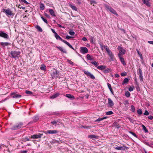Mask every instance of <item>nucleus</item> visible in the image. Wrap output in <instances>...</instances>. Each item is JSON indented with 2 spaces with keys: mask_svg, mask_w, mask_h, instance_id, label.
<instances>
[{
  "mask_svg": "<svg viewBox=\"0 0 153 153\" xmlns=\"http://www.w3.org/2000/svg\"><path fill=\"white\" fill-rule=\"evenodd\" d=\"M123 103L125 105L128 104L129 103L128 101V100H124L123 102Z\"/></svg>",
  "mask_w": 153,
  "mask_h": 153,
  "instance_id": "8fccbe9b",
  "label": "nucleus"
},
{
  "mask_svg": "<svg viewBox=\"0 0 153 153\" xmlns=\"http://www.w3.org/2000/svg\"><path fill=\"white\" fill-rule=\"evenodd\" d=\"M139 77H140V81H143V74L139 75Z\"/></svg>",
  "mask_w": 153,
  "mask_h": 153,
  "instance_id": "0e129e2a",
  "label": "nucleus"
},
{
  "mask_svg": "<svg viewBox=\"0 0 153 153\" xmlns=\"http://www.w3.org/2000/svg\"><path fill=\"white\" fill-rule=\"evenodd\" d=\"M51 30L52 32L54 34V36H55L56 34H57V33L56 32L55 30L53 29H51Z\"/></svg>",
  "mask_w": 153,
  "mask_h": 153,
  "instance_id": "69168bd1",
  "label": "nucleus"
},
{
  "mask_svg": "<svg viewBox=\"0 0 153 153\" xmlns=\"http://www.w3.org/2000/svg\"><path fill=\"white\" fill-rule=\"evenodd\" d=\"M109 57L110 58V59L111 61H114V54H112L110 55Z\"/></svg>",
  "mask_w": 153,
  "mask_h": 153,
  "instance_id": "a19ab883",
  "label": "nucleus"
},
{
  "mask_svg": "<svg viewBox=\"0 0 153 153\" xmlns=\"http://www.w3.org/2000/svg\"><path fill=\"white\" fill-rule=\"evenodd\" d=\"M45 8V5L41 3L40 4V9L43 10Z\"/></svg>",
  "mask_w": 153,
  "mask_h": 153,
  "instance_id": "c9c22d12",
  "label": "nucleus"
},
{
  "mask_svg": "<svg viewBox=\"0 0 153 153\" xmlns=\"http://www.w3.org/2000/svg\"><path fill=\"white\" fill-rule=\"evenodd\" d=\"M18 7L20 8H22L23 10H25V7L21 6L20 5H19Z\"/></svg>",
  "mask_w": 153,
  "mask_h": 153,
  "instance_id": "338daca9",
  "label": "nucleus"
},
{
  "mask_svg": "<svg viewBox=\"0 0 153 153\" xmlns=\"http://www.w3.org/2000/svg\"><path fill=\"white\" fill-rule=\"evenodd\" d=\"M136 88L137 90L138 91H140V88L138 85H137L136 86Z\"/></svg>",
  "mask_w": 153,
  "mask_h": 153,
  "instance_id": "6e6d98bb",
  "label": "nucleus"
},
{
  "mask_svg": "<svg viewBox=\"0 0 153 153\" xmlns=\"http://www.w3.org/2000/svg\"><path fill=\"white\" fill-rule=\"evenodd\" d=\"M115 149L117 150H121L124 151L125 150H128V148L126 146L124 145H123L122 146H117L114 148Z\"/></svg>",
  "mask_w": 153,
  "mask_h": 153,
  "instance_id": "9d476101",
  "label": "nucleus"
},
{
  "mask_svg": "<svg viewBox=\"0 0 153 153\" xmlns=\"http://www.w3.org/2000/svg\"><path fill=\"white\" fill-rule=\"evenodd\" d=\"M56 48H57L61 52L64 53H67V52L65 49H64L63 48L60 47L56 46Z\"/></svg>",
  "mask_w": 153,
  "mask_h": 153,
  "instance_id": "dca6fc26",
  "label": "nucleus"
},
{
  "mask_svg": "<svg viewBox=\"0 0 153 153\" xmlns=\"http://www.w3.org/2000/svg\"><path fill=\"white\" fill-rule=\"evenodd\" d=\"M40 69L42 70L45 71L46 70V66L45 65L43 64L42 65Z\"/></svg>",
  "mask_w": 153,
  "mask_h": 153,
  "instance_id": "f704fd0d",
  "label": "nucleus"
},
{
  "mask_svg": "<svg viewBox=\"0 0 153 153\" xmlns=\"http://www.w3.org/2000/svg\"><path fill=\"white\" fill-rule=\"evenodd\" d=\"M41 18L43 20V21L46 24H48V22L47 19L44 18L43 16H41Z\"/></svg>",
  "mask_w": 153,
  "mask_h": 153,
  "instance_id": "a18cd8bd",
  "label": "nucleus"
},
{
  "mask_svg": "<svg viewBox=\"0 0 153 153\" xmlns=\"http://www.w3.org/2000/svg\"><path fill=\"white\" fill-rule=\"evenodd\" d=\"M25 93L29 95H32L33 94V93L31 91H29L28 90H26L25 91Z\"/></svg>",
  "mask_w": 153,
  "mask_h": 153,
  "instance_id": "79ce46f5",
  "label": "nucleus"
},
{
  "mask_svg": "<svg viewBox=\"0 0 153 153\" xmlns=\"http://www.w3.org/2000/svg\"><path fill=\"white\" fill-rule=\"evenodd\" d=\"M55 37L56 39L57 40H59L65 43L66 45H67L70 48H71L73 50H74V48L68 42L66 41L63 39L61 37H60L57 34V33L54 36Z\"/></svg>",
  "mask_w": 153,
  "mask_h": 153,
  "instance_id": "7ed1b4c3",
  "label": "nucleus"
},
{
  "mask_svg": "<svg viewBox=\"0 0 153 153\" xmlns=\"http://www.w3.org/2000/svg\"><path fill=\"white\" fill-rule=\"evenodd\" d=\"M11 96H12V97L14 98H19L22 97V95L20 94H16L15 92H13L11 93Z\"/></svg>",
  "mask_w": 153,
  "mask_h": 153,
  "instance_id": "4468645a",
  "label": "nucleus"
},
{
  "mask_svg": "<svg viewBox=\"0 0 153 153\" xmlns=\"http://www.w3.org/2000/svg\"><path fill=\"white\" fill-rule=\"evenodd\" d=\"M107 86H108V88L110 90L111 93V94H114V91H113V89L112 88L111 86V84L109 83H107Z\"/></svg>",
  "mask_w": 153,
  "mask_h": 153,
  "instance_id": "b1692460",
  "label": "nucleus"
},
{
  "mask_svg": "<svg viewBox=\"0 0 153 153\" xmlns=\"http://www.w3.org/2000/svg\"><path fill=\"white\" fill-rule=\"evenodd\" d=\"M10 45V43H8V42H1L0 43V45L3 47H5V46H6L9 45Z\"/></svg>",
  "mask_w": 153,
  "mask_h": 153,
  "instance_id": "412c9836",
  "label": "nucleus"
},
{
  "mask_svg": "<svg viewBox=\"0 0 153 153\" xmlns=\"http://www.w3.org/2000/svg\"><path fill=\"white\" fill-rule=\"evenodd\" d=\"M129 81V79L127 78H125L122 82V84L123 85L127 83Z\"/></svg>",
  "mask_w": 153,
  "mask_h": 153,
  "instance_id": "2f4dec72",
  "label": "nucleus"
},
{
  "mask_svg": "<svg viewBox=\"0 0 153 153\" xmlns=\"http://www.w3.org/2000/svg\"><path fill=\"white\" fill-rule=\"evenodd\" d=\"M80 52L82 54H84L88 53V50L87 48L82 47L80 48Z\"/></svg>",
  "mask_w": 153,
  "mask_h": 153,
  "instance_id": "9b49d317",
  "label": "nucleus"
},
{
  "mask_svg": "<svg viewBox=\"0 0 153 153\" xmlns=\"http://www.w3.org/2000/svg\"><path fill=\"white\" fill-rule=\"evenodd\" d=\"M120 75H121V76H125L127 75V73L125 72L121 73L120 74Z\"/></svg>",
  "mask_w": 153,
  "mask_h": 153,
  "instance_id": "864d4df0",
  "label": "nucleus"
},
{
  "mask_svg": "<svg viewBox=\"0 0 153 153\" xmlns=\"http://www.w3.org/2000/svg\"><path fill=\"white\" fill-rule=\"evenodd\" d=\"M82 71L84 72V73L87 75L88 76H90L91 78L92 79H95V77L94 76V75L91 74L90 72H88L87 71L83 70Z\"/></svg>",
  "mask_w": 153,
  "mask_h": 153,
  "instance_id": "6e6552de",
  "label": "nucleus"
},
{
  "mask_svg": "<svg viewBox=\"0 0 153 153\" xmlns=\"http://www.w3.org/2000/svg\"><path fill=\"white\" fill-rule=\"evenodd\" d=\"M61 113L59 112L56 111L55 112H51V113L49 114V115H55L56 116H59L61 114Z\"/></svg>",
  "mask_w": 153,
  "mask_h": 153,
  "instance_id": "a211bd4d",
  "label": "nucleus"
},
{
  "mask_svg": "<svg viewBox=\"0 0 153 153\" xmlns=\"http://www.w3.org/2000/svg\"><path fill=\"white\" fill-rule=\"evenodd\" d=\"M86 59H88V60H92L93 59V57L92 56H91L89 54H87L86 55Z\"/></svg>",
  "mask_w": 153,
  "mask_h": 153,
  "instance_id": "a878e982",
  "label": "nucleus"
},
{
  "mask_svg": "<svg viewBox=\"0 0 153 153\" xmlns=\"http://www.w3.org/2000/svg\"><path fill=\"white\" fill-rule=\"evenodd\" d=\"M59 131L56 130H47L46 131H44L43 132L44 133L46 134H56L58 133Z\"/></svg>",
  "mask_w": 153,
  "mask_h": 153,
  "instance_id": "1a4fd4ad",
  "label": "nucleus"
},
{
  "mask_svg": "<svg viewBox=\"0 0 153 153\" xmlns=\"http://www.w3.org/2000/svg\"><path fill=\"white\" fill-rule=\"evenodd\" d=\"M20 53L21 52L19 51H12L10 52L9 56L11 58H14L16 60L17 58H19Z\"/></svg>",
  "mask_w": 153,
  "mask_h": 153,
  "instance_id": "f257e3e1",
  "label": "nucleus"
},
{
  "mask_svg": "<svg viewBox=\"0 0 153 153\" xmlns=\"http://www.w3.org/2000/svg\"><path fill=\"white\" fill-rule=\"evenodd\" d=\"M42 135V134L39 133L38 134H33L31 135L30 138L34 139L40 138L41 137Z\"/></svg>",
  "mask_w": 153,
  "mask_h": 153,
  "instance_id": "f8f14e48",
  "label": "nucleus"
},
{
  "mask_svg": "<svg viewBox=\"0 0 153 153\" xmlns=\"http://www.w3.org/2000/svg\"><path fill=\"white\" fill-rule=\"evenodd\" d=\"M118 57H119L120 60L122 64L124 65H126V63L125 62V61L124 60V58L123 57H122V56H118Z\"/></svg>",
  "mask_w": 153,
  "mask_h": 153,
  "instance_id": "4be33fe9",
  "label": "nucleus"
},
{
  "mask_svg": "<svg viewBox=\"0 0 153 153\" xmlns=\"http://www.w3.org/2000/svg\"><path fill=\"white\" fill-rule=\"evenodd\" d=\"M23 123L22 122H20L17 123L16 125L13 126L11 129L12 130H15L19 129L22 128L23 125Z\"/></svg>",
  "mask_w": 153,
  "mask_h": 153,
  "instance_id": "39448f33",
  "label": "nucleus"
},
{
  "mask_svg": "<svg viewBox=\"0 0 153 153\" xmlns=\"http://www.w3.org/2000/svg\"><path fill=\"white\" fill-rule=\"evenodd\" d=\"M108 100L109 106L110 107L113 106L114 105V103L112 100L110 98H108Z\"/></svg>",
  "mask_w": 153,
  "mask_h": 153,
  "instance_id": "f3484780",
  "label": "nucleus"
},
{
  "mask_svg": "<svg viewBox=\"0 0 153 153\" xmlns=\"http://www.w3.org/2000/svg\"><path fill=\"white\" fill-rule=\"evenodd\" d=\"M35 27L40 32H42L43 31L42 28L38 25H36L35 26Z\"/></svg>",
  "mask_w": 153,
  "mask_h": 153,
  "instance_id": "7c9ffc66",
  "label": "nucleus"
},
{
  "mask_svg": "<svg viewBox=\"0 0 153 153\" xmlns=\"http://www.w3.org/2000/svg\"><path fill=\"white\" fill-rule=\"evenodd\" d=\"M88 137L92 139L97 138V136L94 134H91L88 136Z\"/></svg>",
  "mask_w": 153,
  "mask_h": 153,
  "instance_id": "c85d7f7f",
  "label": "nucleus"
},
{
  "mask_svg": "<svg viewBox=\"0 0 153 153\" xmlns=\"http://www.w3.org/2000/svg\"><path fill=\"white\" fill-rule=\"evenodd\" d=\"M2 12L5 13L6 15L8 16H12L13 17L15 15V13H13L11 10V9L8 8L7 9H1Z\"/></svg>",
  "mask_w": 153,
  "mask_h": 153,
  "instance_id": "f03ea898",
  "label": "nucleus"
},
{
  "mask_svg": "<svg viewBox=\"0 0 153 153\" xmlns=\"http://www.w3.org/2000/svg\"><path fill=\"white\" fill-rule=\"evenodd\" d=\"M51 76L53 78H56L58 77L59 74L56 70H55L51 74Z\"/></svg>",
  "mask_w": 153,
  "mask_h": 153,
  "instance_id": "ddd939ff",
  "label": "nucleus"
},
{
  "mask_svg": "<svg viewBox=\"0 0 153 153\" xmlns=\"http://www.w3.org/2000/svg\"><path fill=\"white\" fill-rule=\"evenodd\" d=\"M104 6L106 10L107 11H109L115 15L116 16H118V15L116 11L112 7L108 5L107 4H104Z\"/></svg>",
  "mask_w": 153,
  "mask_h": 153,
  "instance_id": "20e7f679",
  "label": "nucleus"
},
{
  "mask_svg": "<svg viewBox=\"0 0 153 153\" xmlns=\"http://www.w3.org/2000/svg\"><path fill=\"white\" fill-rule=\"evenodd\" d=\"M68 62L71 65H74V62H72L71 60H67Z\"/></svg>",
  "mask_w": 153,
  "mask_h": 153,
  "instance_id": "603ef678",
  "label": "nucleus"
},
{
  "mask_svg": "<svg viewBox=\"0 0 153 153\" xmlns=\"http://www.w3.org/2000/svg\"><path fill=\"white\" fill-rule=\"evenodd\" d=\"M129 132L130 134H132L133 136H134L135 137H136V138H137V136L136 134L134 133V132H133L132 131H129Z\"/></svg>",
  "mask_w": 153,
  "mask_h": 153,
  "instance_id": "49530a36",
  "label": "nucleus"
},
{
  "mask_svg": "<svg viewBox=\"0 0 153 153\" xmlns=\"http://www.w3.org/2000/svg\"><path fill=\"white\" fill-rule=\"evenodd\" d=\"M0 37L3 38L6 40H8L9 39L8 35L4 31H0Z\"/></svg>",
  "mask_w": 153,
  "mask_h": 153,
  "instance_id": "0eeeda50",
  "label": "nucleus"
},
{
  "mask_svg": "<svg viewBox=\"0 0 153 153\" xmlns=\"http://www.w3.org/2000/svg\"><path fill=\"white\" fill-rule=\"evenodd\" d=\"M143 114L145 115H148L149 114V113L147 110H145Z\"/></svg>",
  "mask_w": 153,
  "mask_h": 153,
  "instance_id": "052dcab7",
  "label": "nucleus"
},
{
  "mask_svg": "<svg viewBox=\"0 0 153 153\" xmlns=\"http://www.w3.org/2000/svg\"><path fill=\"white\" fill-rule=\"evenodd\" d=\"M142 126L143 128V129L145 133H147L148 132V130L146 128L145 126L143 124L142 125Z\"/></svg>",
  "mask_w": 153,
  "mask_h": 153,
  "instance_id": "4c0bfd02",
  "label": "nucleus"
},
{
  "mask_svg": "<svg viewBox=\"0 0 153 153\" xmlns=\"http://www.w3.org/2000/svg\"><path fill=\"white\" fill-rule=\"evenodd\" d=\"M117 49L119 50L118 54V56H122V55H124L125 53L126 50L123 47L119 46L117 48Z\"/></svg>",
  "mask_w": 153,
  "mask_h": 153,
  "instance_id": "423d86ee",
  "label": "nucleus"
},
{
  "mask_svg": "<svg viewBox=\"0 0 153 153\" xmlns=\"http://www.w3.org/2000/svg\"><path fill=\"white\" fill-rule=\"evenodd\" d=\"M134 88V86L131 87L130 86L128 88V90L130 91H132L133 90V89Z\"/></svg>",
  "mask_w": 153,
  "mask_h": 153,
  "instance_id": "5fc2aeb1",
  "label": "nucleus"
},
{
  "mask_svg": "<svg viewBox=\"0 0 153 153\" xmlns=\"http://www.w3.org/2000/svg\"><path fill=\"white\" fill-rule=\"evenodd\" d=\"M50 14L52 16H56V15L54 13V11L52 9H49V10Z\"/></svg>",
  "mask_w": 153,
  "mask_h": 153,
  "instance_id": "bb28decb",
  "label": "nucleus"
},
{
  "mask_svg": "<svg viewBox=\"0 0 153 153\" xmlns=\"http://www.w3.org/2000/svg\"><path fill=\"white\" fill-rule=\"evenodd\" d=\"M125 95L127 97H130V93L128 91H126L125 93Z\"/></svg>",
  "mask_w": 153,
  "mask_h": 153,
  "instance_id": "37998d69",
  "label": "nucleus"
},
{
  "mask_svg": "<svg viewBox=\"0 0 153 153\" xmlns=\"http://www.w3.org/2000/svg\"><path fill=\"white\" fill-rule=\"evenodd\" d=\"M90 63L94 65L95 67H97V68L98 66L99 63L97 62L94 61V62H91Z\"/></svg>",
  "mask_w": 153,
  "mask_h": 153,
  "instance_id": "c756f323",
  "label": "nucleus"
},
{
  "mask_svg": "<svg viewBox=\"0 0 153 153\" xmlns=\"http://www.w3.org/2000/svg\"><path fill=\"white\" fill-rule=\"evenodd\" d=\"M139 75H142V72L141 69L140 68L138 69V71L137 73Z\"/></svg>",
  "mask_w": 153,
  "mask_h": 153,
  "instance_id": "de8ad7c7",
  "label": "nucleus"
},
{
  "mask_svg": "<svg viewBox=\"0 0 153 153\" xmlns=\"http://www.w3.org/2000/svg\"><path fill=\"white\" fill-rule=\"evenodd\" d=\"M65 96L71 100H73L75 99L74 96L72 94H66Z\"/></svg>",
  "mask_w": 153,
  "mask_h": 153,
  "instance_id": "6ab92c4d",
  "label": "nucleus"
},
{
  "mask_svg": "<svg viewBox=\"0 0 153 153\" xmlns=\"http://www.w3.org/2000/svg\"><path fill=\"white\" fill-rule=\"evenodd\" d=\"M111 69L110 68H107L106 69L105 68L103 71V72L104 74H106L107 73H109L110 72H111Z\"/></svg>",
  "mask_w": 153,
  "mask_h": 153,
  "instance_id": "cd10ccee",
  "label": "nucleus"
},
{
  "mask_svg": "<svg viewBox=\"0 0 153 153\" xmlns=\"http://www.w3.org/2000/svg\"><path fill=\"white\" fill-rule=\"evenodd\" d=\"M104 48L106 50L108 54L109 55V56L113 54L112 52H111V50L109 49V48L107 47V46L104 45Z\"/></svg>",
  "mask_w": 153,
  "mask_h": 153,
  "instance_id": "2eb2a0df",
  "label": "nucleus"
},
{
  "mask_svg": "<svg viewBox=\"0 0 153 153\" xmlns=\"http://www.w3.org/2000/svg\"><path fill=\"white\" fill-rule=\"evenodd\" d=\"M142 110L141 109H139L137 111V113L139 115H141L142 113Z\"/></svg>",
  "mask_w": 153,
  "mask_h": 153,
  "instance_id": "58836bf2",
  "label": "nucleus"
},
{
  "mask_svg": "<svg viewBox=\"0 0 153 153\" xmlns=\"http://www.w3.org/2000/svg\"><path fill=\"white\" fill-rule=\"evenodd\" d=\"M136 51L140 57L141 59L143 60V57L142 56L141 53L138 51V49H136Z\"/></svg>",
  "mask_w": 153,
  "mask_h": 153,
  "instance_id": "72a5a7b5",
  "label": "nucleus"
},
{
  "mask_svg": "<svg viewBox=\"0 0 153 153\" xmlns=\"http://www.w3.org/2000/svg\"><path fill=\"white\" fill-rule=\"evenodd\" d=\"M113 114V112L111 111H109L106 112V114L107 115H110L112 114Z\"/></svg>",
  "mask_w": 153,
  "mask_h": 153,
  "instance_id": "09e8293b",
  "label": "nucleus"
},
{
  "mask_svg": "<svg viewBox=\"0 0 153 153\" xmlns=\"http://www.w3.org/2000/svg\"><path fill=\"white\" fill-rule=\"evenodd\" d=\"M107 67L106 65H101L98 66L97 67V68L98 69L100 70H104Z\"/></svg>",
  "mask_w": 153,
  "mask_h": 153,
  "instance_id": "aec40b11",
  "label": "nucleus"
},
{
  "mask_svg": "<svg viewBox=\"0 0 153 153\" xmlns=\"http://www.w3.org/2000/svg\"><path fill=\"white\" fill-rule=\"evenodd\" d=\"M149 0H142L143 3L144 4H145L146 6L148 7H150V5L149 2Z\"/></svg>",
  "mask_w": 153,
  "mask_h": 153,
  "instance_id": "393cba45",
  "label": "nucleus"
},
{
  "mask_svg": "<svg viewBox=\"0 0 153 153\" xmlns=\"http://www.w3.org/2000/svg\"><path fill=\"white\" fill-rule=\"evenodd\" d=\"M144 143L146 145L149 146L150 147H152L153 148V146H152L151 145L149 144L148 143L146 142H144Z\"/></svg>",
  "mask_w": 153,
  "mask_h": 153,
  "instance_id": "3c124183",
  "label": "nucleus"
},
{
  "mask_svg": "<svg viewBox=\"0 0 153 153\" xmlns=\"http://www.w3.org/2000/svg\"><path fill=\"white\" fill-rule=\"evenodd\" d=\"M102 120V118L99 117L95 121V122H99Z\"/></svg>",
  "mask_w": 153,
  "mask_h": 153,
  "instance_id": "bf43d9fd",
  "label": "nucleus"
},
{
  "mask_svg": "<svg viewBox=\"0 0 153 153\" xmlns=\"http://www.w3.org/2000/svg\"><path fill=\"white\" fill-rule=\"evenodd\" d=\"M19 1L20 2H23L26 4H28L29 3L27 2L25 0H19Z\"/></svg>",
  "mask_w": 153,
  "mask_h": 153,
  "instance_id": "4d7b16f0",
  "label": "nucleus"
},
{
  "mask_svg": "<svg viewBox=\"0 0 153 153\" xmlns=\"http://www.w3.org/2000/svg\"><path fill=\"white\" fill-rule=\"evenodd\" d=\"M90 2H91V5H93V6H94V4H97V2L95 1L94 0H91L90 1Z\"/></svg>",
  "mask_w": 153,
  "mask_h": 153,
  "instance_id": "c03bdc74",
  "label": "nucleus"
},
{
  "mask_svg": "<svg viewBox=\"0 0 153 153\" xmlns=\"http://www.w3.org/2000/svg\"><path fill=\"white\" fill-rule=\"evenodd\" d=\"M58 122H59V121L58 120H53V121H52L51 123L52 124H54L57 123Z\"/></svg>",
  "mask_w": 153,
  "mask_h": 153,
  "instance_id": "680f3d73",
  "label": "nucleus"
},
{
  "mask_svg": "<svg viewBox=\"0 0 153 153\" xmlns=\"http://www.w3.org/2000/svg\"><path fill=\"white\" fill-rule=\"evenodd\" d=\"M59 93H56L53 94L52 96L50 97V98L51 99H54L59 96Z\"/></svg>",
  "mask_w": 153,
  "mask_h": 153,
  "instance_id": "5701e85b",
  "label": "nucleus"
},
{
  "mask_svg": "<svg viewBox=\"0 0 153 153\" xmlns=\"http://www.w3.org/2000/svg\"><path fill=\"white\" fill-rule=\"evenodd\" d=\"M131 111L133 112H134L135 111V108L133 105L131 106Z\"/></svg>",
  "mask_w": 153,
  "mask_h": 153,
  "instance_id": "ea45409f",
  "label": "nucleus"
},
{
  "mask_svg": "<svg viewBox=\"0 0 153 153\" xmlns=\"http://www.w3.org/2000/svg\"><path fill=\"white\" fill-rule=\"evenodd\" d=\"M39 119V117L38 116H35L33 117V120L34 121L36 122Z\"/></svg>",
  "mask_w": 153,
  "mask_h": 153,
  "instance_id": "e433bc0d",
  "label": "nucleus"
},
{
  "mask_svg": "<svg viewBox=\"0 0 153 153\" xmlns=\"http://www.w3.org/2000/svg\"><path fill=\"white\" fill-rule=\"evenodd\" d=\"M48 18H50V16L48 14L46 13H45L44 14Z\"/></svg>",
  "mask_w": 153,
  "mask_h": 153,
  "instance_id": "774afa93",
  "label": "nucleus"
},
{
  "mask_svg": "<svg viewBox=\"0 0 153 153\" xmlns=\"http://www.w3.org/2000/svg\"><path fill=\"white\" fill-rule=\"evenodd\" d=\"M69 6L74 10L77 11V9L76 7L72 5L71 4H69Z\"/></svg>",
  "mask_w": 153,
  "mask_h": 153,
  "instance_id": "473e14b6",
  "label": "nucleus"
},
{
  "mask_svg": "<svg viewBox=\"0 0 153 153\" xmlns=\"http://www.w3.org/2000/svg\"><path fill=\"white\" fill-rule=\"evenodd\" d=\"M94 38L93 37L91 36L90 37V42L91 43H92V44H94Z\"/></svg>",
  "mask_w": 153,
  "mask_h": 153,
  "instance_id": "13d9d810",
  "label": "nucleus"
},
{
  "mask_svg": "<svg viewBox=\"0 0 153 153\" xmlns=\"http://www.w3.org/2000/svg\"><path fill=\"white\" fill-rule=\"evenodd\" d=\"M69 33L70 35H73L75 34V33L73 31H69Z\"/></svg>",
  "mask_w": 153,
  "mask_h": 153,
  "instance_id": "e2e57ef3",
  "label": "nucleus"
}]
</instances>
